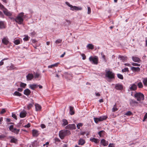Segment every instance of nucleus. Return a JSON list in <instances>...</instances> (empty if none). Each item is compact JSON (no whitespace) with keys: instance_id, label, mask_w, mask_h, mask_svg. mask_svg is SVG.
<instances>
[{"instance_id":"obj_1","label":"nucleus","mask_w":147,"mask_h":147,"mask_svg":"<svg viewBox=\"0 0 147 147\" xmlns=\"http://www.w3.org/2000/svg\"><path fill=\"white\" fill-rule=\"evenodd\" d=\"M23 12H21L18 14L16 17L14 19L15 21L19 24H21L23 23L24 19L25 18Z\"/></svg>"},{"instance_id":"obj_2","label":"nucleus","mask_w":147,"mask_h":147,"mask_svg":"<svg viewBox=\"0 0 147 147\" xmlns=\"http://www.w3.org/2000/svg\"><path fill=\"white\" fill-rule=\"evenodd\" d=\"M71 134L70 131L67 130H63L60 131L59 133V136L60 138L63 140L65 136H68Z\"/></svg>"},{"instance_id":"obj_3","label":"nucleus","mask_w":147,"mask_h":147,"mask_svg":"<svg viewBox=\"0 0 147 147\" xmlns=\"http://www.w3.org/2000/svg\"><path fill=\"white\" fill-rule=\"evenodd\" d=\"M134 97L137 99V100L139 102L143 101L144 99V95L141 92H136L134 95Z\"/></svg>"},{"instance_id":"obj_4","label":"nucleus","mask_w":147,"mask_h":147,"mask_svg":"<svg viewBox=\"0 0 147 147\" xmlns=\"http://www.w3.org/2000/svg\"><path fill=\"white\" fill-rule=\"evenodd\" d=\"M105 76L109 79H112L115 78V74L110 71H106Z\"/></svg>"},{"instance_id":"obj_5","label":"nucleus","mask_w":147,"mask_h":147,"mask_svg":"<svg viewBox=\"0 0 147 147\" xmlns=\"http://www.w3.org/2000/svg\"><path fill=\"white\" fill-rule=\"evenodd\" d=\"M89 59L92 63L97 65L98 63V59L97 56H95L94 57L91 56L89 58Z\"/></svg>"},{"instance_id":"obj_6","label":"nucleus","mask_w":147,"mask_h":147,"mask_svg":"<svg viewBox=\"0 0 147 147\" xmlns=\"http://www.w3.org/2000/svg\"><path fill=\"white\" fill-rule=\"evenodd\" d=\"M107 118V117L106 116H101L99 118L94 117V119L95 122L96 123H98L99 121H101L106 120Z\"/></svg>"},{"instance_id":"obj_7","label":"nucleus","mask_w":147,"mask_h":147,"mask_svg":"<svg viewBox=\"0 0 147 147\" xmlns=\"http://www.w3.org/2000/svg\"><path fill=\"white\" fill-rule=\"evenodd\" d=\"M129 103L130 105L132 107L137 106L138 102L134 99H131L129 100Z\"/></svg>"},{"instance_id":"obj_8","label":"nucleus","mask_w":147,"mask_h":147,"mask_svg":"<svg viewBox=\"0 0 147 147\" xmlns=\"http://www.w3.org/2000/svg\"><path fill=\"white\" fill-rule=\"evenodd\" d=\"M137 89V86L135 84H133L130 85L129 88V91H135Z\"/></svg>"},{"instance_id":"obj_9","label":"nucleus","mask_w":147,"mask_h":147,"mask_svg":"<svg viewBox=\"0 0 147 147\" xmlns=\"http://www.w3.org/2000/svg\"><path fill=\"white\" fill-rule=\"evenodd\" d=\"M66 129H76V126L74 124H69L66 126Z\"/></svg>"},{"instance_id":"obj_10","label":"nucleus","mask_w":147,"mask_h":147,"mask_svg":"<svg viewBox=\"0 0 147 147\" xmlns=\"http://www.w3.org/2000/svg\"><path fill=\"white\" fill-rule=\"evenodd\" d=\"M115 88L117 90H121L123 89V86L122 84H117L115 86Z\"/></svg>"},{"instance_id":"obj_11","label":"nucleus","mask_w":147,"mask_h":147,"mask_svg":"<svg viewBox=\"0 0 147 147\" xmlns=\"http://www.w3.org/2000/svg\"><path fill=\"white\" fill-rule=\"evenodd\" d=\"M32 134L33 136L35 137L38 136L39 134V131L36 129H33L32 130Z\"/></svg>"},{"instance_id":"obj_12","label":"nucleus","mask_w":147,"mask_h":147,"mask_svg":"<svg viewBox=\"0 0 147 147\" xmlns=\"http://www.w3.org/2000/svg\"><path fill=\"white\" fill-rule=\"evenodd\" d=\"M4 13L6 16H11L12 15V14L7 9L5 8L3 11Z\"/></svg>"},{"instance_id":"obj_13","label":"nucleus","mask_w":147,"mask_h":147,"mask_svg":"<svg viewBox=\"0 0 147 147\" xmlns=\"http://www.w3.org/2000/svg\"><path fill=\"white\" fill-rule=\"evenodd\" d=\"M2 42L5 45H8L9 42L8 40V38L7 37H4L2 40Z\"/></svg>"},{"instance_id":"obj_14","label":"nucleus","mask_w":147,"mask_h":147,"mask_svg":"<svg viewBox=\"0 0 147 147\" xmlns=\"http://www.w3.org/2000/svg\"><path fill=\"white\" fill-rule=\"evenodd\" d=\"M34 76L32 74H29L26 76L27 80L28 81L31 80L33 78Z\"/></svg>"},{"instance_id":"obj_15","label":"nucleus","mask_w":147,"mask_h":147,"mask_svg":"<svg viewBox=\"0 0 147 147\" xmlns=\"http://www.w3.org/2000/svg\"><path fill=\"white\" fill-rule=\"evenodd\" d=\"M82 9V8L81 7H77L74 6H73L72 5V7H71L70 8L71 10H81Z\"/></svg>"},{"instance_id":"obj_16","label":"nucleus","mask_w":147,"mask_h":147,"mask_svg":"<svg viewBox=\"0 0 147 147\" xmlns=\"http://www.w3.org/2000/svg\"><path fill=\"white\" fill-rule=\"evenodd\" d=\"M132 59L133 61L138 63H140V60L138 57H132Z\"/></svg>"},{"instance_id":"obj_17","label":"nucleus","mask_w":147,"mask_h":147,"mask_svg":"<svg viewBox=\"0 0 147 147\" xmlns=\"http://www.w3.org/2000/svg\"><path fill=\"white\" fill-rule=\"evenodd\" d=\"M90 140L92 142H94L96 144L98 143L99 142V140L98 139L94 138H90Z\"/></svg>"},{"instance_id":"obj_18","label":"nucleus","mask_w":147,"mask_h":147,"mask_svg":"<svg viewBox=\"0 0 147 147\" xmlns=\"http://www.w3.org/2000/svg\"><path fill=\"white\" fill-rule=\"evenodd\" d=\"M100 142L101 144L104 146H106L108 144V142H106L104 139H102L101 140Z\"/></svg>"},{"instance_id":"obj_19","label":"nucleus","mask_w":147,"mask_h":147,"mask_svg":"<svg viewBox=\"0 0 147 147\" xmlns=\"http://www.w3.org/2000/svg\"><path fill=\"white\" fill-rule=\"evenodd\" d=\"M24 93L25 95L28 96L30 94L31 91L29 89H26L24 90Z\"/></svg>"},{"instance_id":"obj_20","label":"nucleus","mask_w":147,"mask_h":147,"mask_svg":"<svg viewBox=\"0 0 147 147\" xmlns=\"http://www.w3.org/2000/svg\"><path fill=\"white\" fill-rule=\"evenodd\" d=\"M36 110V111L40 110L41 109V106L38 104L35 105Z\"/></svg>"},{"instance_id":"obj_21","label":"nucleus","mask_w":147,"mask_h":147,"mask_svg":"<svg viewBox=\"0 0 147 147\" xmlns=\"http://www.w3.org/2000/svg\"><path fill=\"white\" fill-rule=\"evenodd\" d=\"M69 113L71 115H73L74 114V107L72 106H70Z\"/></svg>"},{"instance_id":"obj_22","label":"nucleus","mask_w":147,"mask_h":147,"mask_svg":"<svg viewBox=\"0 0 147 147\" xmlns=\"http://www.w3.org/2000/svg\"><path fill=\"white\" fill-rule=\"evenodd\" d=\"M85 143V141L84 139H81L78 141V144L80 145H83Z\"/></svg>"},{"instance_id":"obj_23","label":"nucleus","mask_w":147,"mask_h":147,"mask_svg":"<svg viewBox=\"0 0 147 147\" xmlns=\"http://www.w3.org/2000/svg\"><path fill=\"white\" fill-rule=\"evenodd\" d=\"M26 112H22L20 114V117L21 118H23L26 117Z\"/></svg>"},{"instance_id":"obj_24","label":"nucleus","mask_w":147,"mask_h":147,"mask_svg":"<svg viewBox=\"0 0 147 147\" xmlns=\"http://www.w3.org/2000/svg\"><path fill=\"white\" fill-rule=\"evenodd\" d=\"M5 28L4 22L2 21H0V29H3Z\"/></svg>"},{"instance_id":"obj_25","label":"nucleus","mask_w":147,"mask_h":147,"mask_svg":"<svg viewBox=\"0 0 147 147\" xmlns=\"http://www.w3.org/2000/svg\"><path fill=\"white\" fill-rule=\"evenodd\" d=\"M131 69L134 71H140V68L139 67H131Z\"/></svg>"},{"instance_id":"obj_26","label":"nucleus","mask_w":147,"mask_h":147,"mask_svg":"<svg viewBox=\"0 0 147 147\" xmlns=\"http://www.w3.org/2000/svg\"><path fill=\"white\" fill-rule=\"evenodd\" d=\"M33 101L32 100L31 103L29 104L27 106V108L28 110L30 109L32 107H33V105L34 104Z\"/></svg>"},{"instance_id":"obj_27","label":"nucleus","mask_w":147,"mask_h":147,"mask_svg":"<svg viewBox=\"0 0 147 147\" xmlns=\"http://www.w3.org/2000/svg\"><path fill=\"white\" fill-rule=\"evenodd\" d=\"M62 122H63V123L62 124L63 126H65L68 124L67 121L66 119H63L62 120Z\"/></svg>"},{"instance_id":"obj_28","label":"nucleus","mask_w":147,"mask_h":147,"mask_svg":"<svg viewBox=\"0 0 147 147\" xmlns=\"http://www.w3.org/2000/svg\"><path fill=\"white\" fill-rule=\"evenodd\" d=\"M17 142L18 140L14 138H13L10 140V142L11 143H13L16 144L17 143Z\"/></svg>"},{"instance_id":"obj_29","label":"nucleus","mask_w":147,"mask_h":147,"mask_svg":"<svg viewBox=\"0 0 147 147\" xmlns=\"http://www.w3.org/2000/svg\"><path fill=\"white\" fill-rule=\"evenodd\" d=\"M20 130L19 129H17L16 128H14L12 131L11 132L16 134H18L19 133Z\"/></svg>"},{"instance_id":"obj_30","label":"nucleus","mask_w":147,"mask_h":147,"mask_svg":"<svg viewBox=\"0 0 147 147\" xmlns=\"http://www.w3.org/2000/svg\"><path fill=\"white\" fill-rule=\"evenodd\" d=\"M38 86L36 84H32L30 86V88L32 90H34V89L37 88Z\"/></svg>"},{"instance_id":"obj_31","label":"nucleus","mask_w":147,"mask_h":147,"mask_svg":"<svg viewBox=\"0 0 147 147\" xmlns=\"http://www.w3.org/2000/svg\"><path fill=\"white\" fill-rule=\"evenodd\" d=\"M118 109L117 108L116 106V104H115L114 106L113 107L112 109V112H115L117 111Z\"/></svg>"},{"instance_id":"obj_32","label":"nucleus","mask_w":147,"mask_h":147,"mask_svg":"<svg viewBox=\"0 0 147 147\" xmlns=\"http://www.w3.org/2000/svg\"><path fill=\"white\" fill-rule=\"evenodd\" d=\"M143 82L145 86H147V78H144V79Z\"/></svg>"},{"instance_id":"obj_33","label":"nucleus","mask_w":147,"mask_h":147,"mask_svg":"<svg viewBox=\"0 0 147 147\" xmlns=\"http://www.w3.org/2000/svg\"><path fill=\"white\" fill-rule=\"evenodd\" d=\"M119 57L123 62H125L127 59V58L126 57L120 56Z\"/></svg>"},{"instance_id":"obj_34","label":"nucleus","mask_w":147,"mask_h":147,"mask_svg":"<svg viewBox=\"0 0 147 147\" xmlns=\"http://www.w3.org/2000/svg\"><path fill=\"white\" fill-rule=\"evenodd\" d=\"M137 85L138 88H142L143 86V84L141 82H139Z\"/></svg>"},{"instance_id":"obj_35","label":"nucleus","mask_w":147,"mask_h":147,"mask_svg":"<svg viewBox=\"0 0 147 147\" xmlns=\"http://www.w3.org/2000/svg\"><path fill=\"white\" fill-rule=\"evenodd\" d=\"M89 49H92L94 48L93 45L91 44H88L87 46Z\"/></svg>"},{"instance_id":"obj_36","label":"nucleus","mask_w":147,"mask_h":147,"mask_svg":"<svg viewBox=\"0 0 147 147\" xmlns=\"http://www.w3.org/2000/svg\"><path fill=\"white\" fill-rule=\"evenodd\" d=\"M15 96H21L22 94L18 91H15L13 94Z\"/></svg>"},{"instance_id":"obj_37","label":"nucleus","mask_w":147,"mask_h":147,"mask_svg":"<svg viewBox=\"0 0 147 147\" xmlns=\"http://www.w3.org/2000/svg\"><path fill=\"white\" fill-rule=\"evenodd\" d=\"M14 43L16 45H18L20 43V40L19 39L16 40H14Z\"/></svg>"},{"instance_id":"obj_38","label":"nucleus","mask_w":147,"mask_h":147,"mask_svg":"<svg viewBox=\"0 0 147 147\" xmlns=\"http://www.w3.org/2000/svg\"><path fill=\"white\" fill-rule=\"evenodd\" d=\"M26 86V84L21 82L20 84V86L23 88H25Z\"/></svg>"},{"instance_id":"obj_39","label":"nucleus","mask_w":147,"mask_h":147,"mask_svg":"<svg viewBox=\"0 0 147 147\" xmlns=\"http://www.w3.org/2000/svg\"><path fill=\"white\" fill-rule=\"evenodd\" d=\"M132 113L130 111H128L127 113H126L125 114V115L127 116H130L131 115H132Z\"/></svg>"},{"instance_id":"obj_40","label":"nucleus","mask_w":147,"mask_h":147,"mask_svg":"<svg viewBox=\"0 0 147 147\" xmlns=\"http://www.w3.org/2000/svg\"><path fill=\"white\" fill-rule=\"evenodd\" d=\"M34 78H38L39 77H41V76H40V74L37 73H36L34 74Z\"/></svg>"},{"instance_id":"obj_41","label":"nucleus","mask_w":147,"mask_h":147,"mask_svg":"<svg viewBox=\"0 0 147 147\" xmlns=\"http://www.w3.org/2000/svg\"><path fill=\"white\" fill-rule=\"evenodd\" d=\"M117 76L121 80L123 79V78L122 75L120 74H117Z\"/></svg>"},{"instance_id":"obj_42","label":"nucleus","mask_w":147,"mask_h":147,"mask_svg":"<svg viewBox=\"0 0 147 147\" xmlns=\"http://www.w3.org/2000/svg\"><path fill=\"white\" fill-rule=\"evenodd\" d=\"M83 124L81 123H78L77 125V127L78 129H80V127L82 126Z\"/></svg>"},{"instance_id":"obj_43","label":"nucleus","mask_w":147,"mask_h":147,"mask_svg":"<svg viewBox=\"0 0 147 147\" xmlns=\"http://www.w3.org/2000/svg\"><path fill=\"white\" fill-rule=\"evenodd\" d=\"M122 71L123 72H127L129 71V69L128 68H125L124 69H123Z\"/></svg>"},{"instance_id":"obj_44","label":"nucleus","mask_w":147,"mask_h":147,"mask_svg":"<svg viewBox=\"0 0 147 147\" xmlns=\"http://www.w3.org/2000/svg\"><path fill=\"white\" fill-rule=\"evenodd\" d=\"M62 40L61 39H59L57 40L55 42L56 44H59L61 43L62 41Z\"/></svg>"},{"instance_id":"obj_45","label":"nucleus","mask_w":147,"mask_h":147,"mask_svg":"<svg viewBox=\"0 0 147 147\" xmlns=\"http://www.w3.org/2000/svg\"><path fill=\"white\" fill-rule=\"evenodd\" d=\"M132 65L133 66H140V64H139L137 63H132Z\"/></svg>"},{"instance_id":"obj_46","label":"nucleus","mask_w":147,"mask_h":147,"mask_svg":"<svg viewBox=\"0 0 147 147\" xmlns=\"http://www.w3.org/2000/svg\"><path fill=\"white\" fill-rule=\"evenodd\" d=\"M29 39L28 36L27 35L25 37L23 38V40L24 41H28Z\"/></svg>"},{"instance_id":"obj_47","label":"nucleus","mask_w":147,"mask_h":147,"mask_svg":"<svg viewBox=\"0 0 147 147\" xmlns=\"http://www.w3.org/2000/svg\"><path fill=\"white\" fill-rule=\"evenodd\" d=\"M91 12V10L90 8L88 7V12L87 13L88 14H90Z\"/></svg>"},{"instance_id":"obj_48","label":"nucleus","mask_w":147,"mask_h":147,"mask_svg":"<svg viewBox=\"0 0 147 147\" xmlns=\"http://www.w3.org/2000/svg\"><path fill=\"white\" fill-rule=\"evenodd\" d=\"M14 128H13V125H11L9 127V129L11 131H12Z\"/></svg>"},{"instance_id":"obj_49","label":"nucleus","mask_w":147,"mask_h":147,"mask_svg":"<svg viewBox=\"0 0 147 147\" xmlns=\"http://www.w3.org/2000/svg\"><path fill=\"white\" fill-rule=\"evenodd\" d=\"M82 56V59L83 60H85L86 58V56L85 54H82L81 55Z\"/></svg>"},{"instance_id":"obj_50","label":"nucleus","mask_w":147,"mask_h":147,"mask_svg":"<svg viewBox=\"0 0 147 147\" xmlns=\"http://www.w3.org/2000/svg\"><path fill=\"white\" fill-rule=\"evenodd\" d=\"M0 17L1 18H4V15L2 12L0 11Z\"/></svg>"},{"instance_id":"obj_51","label":"nucleus","mask_w":147,"mask_h":147,"mask_svg":"<svg viewBox=\"0 0 147 147\" xmlns=\"http://www.w3.org/2000/svg\"><path fill=\"white\" fill-rule=\"evenodd\" d=\"M65 4L70 8L72 6V5H70L68 2H66Z\"/></svg>"},{"instance_id":"obj_52","label":"nucleus","mask_w":147,"mask_h":147,"mask_svg":"<svg viewBox=\"0 0 147 147\" xmlns=\"http://www.w3.org/2000/svg\"><path fill=\"white\" fill-rule=\"evenodd\" d=\"M12 117L14 118L15 119H17V118L16 117V115L15 114H12Z\"/></svg>"},{"instance_id":"obj_53","label":"nucleus","mask_w":147,"mask_h":147,"mask_svg":"<svg viewBox=\"0 0 147 147\" xmlns=\"http://www.w3.org/2000/svg\"><path fill=\"white\" fill-rule=\"evenodd\" d=\"M41 127L42 128H45L46 127L45 125L44 124H41L40 125Z\"/></svg>"},{"instance_id":"obj_54","label":"nucleus","mask_w":147,"mask_h":147,"mask_svg":"<svg viewBox=\"0 0 147 147\" xmlns=\"http://www.w3.org/2000/svg\"><path fill=\"white\" fill-rule=\"evenodd\" d=\"M30 126V124L29 123H28V124L24 126V127H29Z\"/></svg>"},{"instance_id":"obj_55","label":"nucleus","mask_w":147,"mask_h":147,"mask_svg":"<svg viewBox=\"0 0 147 147\" xmlns=\"http://www.w3.org/2000/svg\"><path fill=\"white\" fill-rule=\"evenodd\" d=\"M36 34V32L34 31H33L30 33V35L32 36H34Z\"/></svg>"},{"instance_id":"obj_56","label":"nucleus","mask_w":147,"mask_h":147,"mask_svg":"<svg viewBox=\"0 0 147 147\" xmlns=\"http://www.w3.org/2000/svg\"><path fill=\"white\" fill-rule=\"evenodd\" d=\"M104 132V131H103L102 130V131H101L98 132V134H99V135L100 136V137L101 136L102 133L103 132Z\"/></svg>"},{"instance_id":"obj_57","label":"nucleus","mask_w":147,"mask_h":147,"mask_svg":"<svg viewBox=\"0 0 147 147\" xmlns=\"http://www.w3.org/2000/svg\"><path fill=\"white\" fill-rule=\"evenodd\" d=\"M5 111H5V110L4 109H3L2 110H1V114H2L5 113Z\"/></svg>"},{"instance_id":"obj_58","label":"nucleus","mask_w":147,"mask_h":147,"mask_svg":"<svg viewBox=\"0 0 147 147\" xmlns=\"http://www.w3.org/2000/svg\"><path fill=\"white\" fill-rule=\"evenodd\" d=\"M0 7L1 9H4L5 8L4 6L0 3Z\"/></svg>"},{"instance_id":"obj_59","label":"nucleus","mask_w":147,"mask_h":147,"mask_svg":"<svg viewBox=\"0 0 147 147\" xmlns=\"http://www.w3.org/2000/svg\"><path fill=\"white\" fill-rule=\"evenodd\" d=\"M146 118H147V113L145 114V116H144L143 121H144V120L145 119H146Z\"/></svg>"},{"instance_id":"obj_60","label":"nucleus","mask_w":147,"mask_h":147,"mask_svg":"<svg viewBox=\"0 0 147 147\" xmlns=\"http://www.w3.org/2000/svg\"><path fill=\"white\" fill-rule=\"evenodd\" d=\"M101 55L102 56V58L104 59V60H105V56L103 54V53H101Z\"/></svg>"},{"instance_id":"obj_61","label":"nucleus","mask_w":147,"mask_h":147,"mask_svg":"<svg viewBox=\"0 0 147 147\" xmlns=\"http://www.w3.org/2000/svg\"><path fill=\"white\" fill-rule=\"evenodd\" d=\"M23 90V89L21 88H18L17 90L19 92H22Z\"/></svg>"},{"instance_id":"obj_62","label":"nucleus","mask_w":147,"mask_h":147,"mask_svg":"<svg viewBox=\"0 0 147 147\" xmlns=\"http://www.w3.org/2000/svg\"><path fill=\"white\" fill-rule=\"evenodd\" d=\"M4 64L3 61L2 60L0 62V65L1 66L3 65Z\"/></svg>"},{"instance_id":"obj_63","label":"nucleus","mask_w":147,"mask_h":147,"mask_svg":"<svg viewBox=\"0 0 147 147\" xmlns=\"http://www.w3.org/2000/svg\"><path fill=\"white\" fill-rule=\"evenodd\" d=\"M49 143L48 142H47L45 144L43 145V146H45V145H48L49 144Z\"/></svg>"},{"instance_id":"obj_64","label":"nucleus","mask_w":147,"mask_h":147,"mask_svg":"<svg viewBox=\"0 0 147 147\" xmlns=\"http://www.w3.org/2000/svg\"><path fill=\"white\" fill-rule=\"evenodd\" d=\"M6 121L7 122H9L10 121V119L9 118H7L6 119Z\"/></svg>"}]
</instances>
